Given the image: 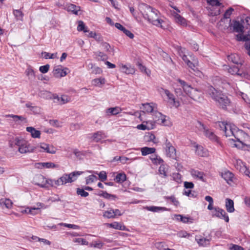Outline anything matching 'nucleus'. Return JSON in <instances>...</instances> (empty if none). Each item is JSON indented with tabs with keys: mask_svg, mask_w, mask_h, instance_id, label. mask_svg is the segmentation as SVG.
<instances>
[{
	"mask_svg": "<svg viewBox=\"0 0 250 250\" xmlns=\"http://www.w3.org/2000/svg\"><path fill=\"white\" fill-rule=\"evenodd\" d=\"M5 117H10L14 119V121H21V122L25 121L26 119L22 116L15 115L13 114H7L5 116Z\"/></svg>",
	"mask_w": 250,
	"mask_h": 250,
	"instance_id": "nucleus-44",
	"label": "nucleus"
},
{
	"mask_svg": "<svg viewBox=\"0 0 250 250\" xmlns=\"http://www.w3.org/2000/svg\"><path fill=\"white\" fill-rule=\"evenodd\" d=\"M142 12L144 18L150 23L157 26L163 27L162 23L163 21L160 18L159 12L157 10L148 5H145Z\"/></svg>",
	"mask_w": 250,
	"mask_h": 250,
	"instance_id": "nucleus-1",
	"label": "nucleus"
},
{
	"mask_svg": "<svg viewBox=\"0 0 250 250\" xmlns=\"http://www.w3.org/2000/svg\"><path fill=\"white\" fill-rule=\"evenodd\" d=\"M35 150H38L42 152H46L50 154H55L57 151V148L53 145L46 144L45 143H41L37 145L34 147Z\"/></svg>",
	"mask_w": 250,
	"mask_h": 250,
	"instance_id": "nucleus-9",
	"label": "nucleus"
},
{
	"mask_svg": "<svg viewBox=\"0 0 250 250\" xmlns=\"http://www.w3.org/2000/svg\"><path fill=\"white\" fill-rule=\"evenodd\" d=\"M219 125L227 137H229L230 140L235 141L236 134L241 130L238 129L234 125L230 124L221 123Z\"/></svg>",
	"mask_w": 250,
	"mask_h": 250,
	"instance_id": "nucleus-6",
	"label": "nucleus"
},
{
	"mask_svg": "<svg viewBox=\"0 0 250 250\" xmlns=\"http://www.w3.org/2000/svg\"><path fill=\"white\" fill-rule=\"evenodd\" d=\"M83 172L74 171L69 174H64L57 180H53L54 187L65 185L67 183H72L77 179V177L80 175Z\"/></svg>",
	"mask_w": 250,
	"mask_h": 250,
	"instance_id": "nucleus-5",
	"label": "nucleus"
},
{
	"mask_svg": "<svg viewBox=\"0 0 250 250\" xmlns=\"http://www.w3.org/2000/svg\"><path fill=\"white\" fill-rule=\"evenodd\" d=\"M208 94L216 102L218 106L223 109L226 108L230 103V101L227 96L212 86L208 87Z\"/></svg>",
	"mask_w": 250,
	"mask_h": 250,
	"instance_id": "nucleus-2",
	"label": "nucleus"
},
{
	"mask_svg": "<svg viewBox=\"0 0 250 250\" xmlns=\"http://www.w3.org/2000/svg\"><path fill=\"white\" fill-rule=\"evenodd\" d=\"M145 208L148 211L152 212H158L160 211H166L167 209L165 207H155V206H150L146 207Z\"/></svg>",
	"mask_w": 250,
	"mask_h": 250,
	"instance_id": "nucleus-37",
	"label": "nucleus"
},
{
	"mask_svg": "<svg viewBox=\"0 0 250 250\" xmlns=\"http://www.w3.org/2000/svg\"><path fill=\"white\" fill-rule=\"evenodd\" d=\"M224 69L228 70V72L230 73L232 75H241L242 74L239 73V68L238 67V66H233V67H229L227 65H224L223 66Z\"/></svg>",
	"mask_w": 250,
	"mask_h": 250,
	"instance_id": "nucleus-23",
	"label": "nucleus"
},
{
	"mask_svg": "<svg viewBox=\"0 0 250 250\" xmlns=\"http://www.w3.org/2000/svg\"><path fill=\"white\" fill-rule=\"evenodd\" d=\"M25 106L28 108L34 114H39L41 112V109L39 106L34 105L30 102H28L25 104Z\"/></svg>",
	"mask_w": 250,
	"mask_h": 250,
	"instance_id": "nucleus-28",
	"label": "nucleus"
},
{
	"mask_svg": "<svg viewBox=\"0 0 250 250\" xmlns=\"http://www.w3.org/2000/svg\"><path fill=\"white\" fill-rule=\"evenodd\" d=\"M99 178L102 181L104 182L106 180L107 178V176L105 172L102 171H101L99 174H98Z\"/></svg>",
	"mask_w": 250,
	"mask_h": 250,
	"instance_id": "nucleus-64",
	"label": "nucleus"
},
{
	"mask_svg": "<svg viewBox=\"0 0 250 250\" xmlns=\"http://www.w3.org/2000/svg\"><path fill=\"white\" fill-rule=\"evenodd\" d=\"M191 175L194 177L197 178L202 181L203 182H205V180L204 178V173L203 172L199 171L197 170L192 169L191 171Z\"/></svg>",
	"mask_w": 250,
	"mask_h": 250,
	"instance_id": "nucleus-30",
	"label": "nucleus"
},
{
	"mask_svg": "<svg viewBox=\"0 0 250 250\" xmlns=\"http://www.w3.org/2000/svg\"><path fill=\"white\" fill-rule=\"evenodd\" d=\"M164 91L165 94L167 97V102L169 103L170 102V101H171V100H172L173 98H174V95L173 93L170 92L167 89H164Z\"/></svg>",
	"mask_w": 250,
	"mask_h": 250,
	"instance_id": "nucleus-47",
	"label": "nucleus"
},
{
	"mask_svg": "<svg viewBox=\"0 0 250 250\" xmlns=\"http://www.w3.org/2000/svg\"><path fill=\"white\" fill-rule=\"evenodd\" d=\"M177 236L181 238H188L190 234L185 230H181L177 233Z\"/></svg>",
	"mask_w": 250,
	"mask_h": 250,
	"instance_id": "nucleus-54",
	"label": "nucleus"
},
{
	"mask_svg": "<svg viewBox=\"0 0 250 250\" xmlns=\"http://www.w3.org/2000/svg\"><path fill=\"white\" fill-rule=\"evenodd\" d=\"M165 149L166 154L167 156L173 159H176V149L173 146H172L171 143L168 141L167 139L166 140Z\"/></svg>",
	"mask_w": 250,
	"mask_h": 250,
	"instance_id": "nucleus-11",
	"label": "nucleus"
},
{
	"mask_svg": "<svg viewBox=\"0 0 250 250\" xmlns=\"http://www.w3.org/2000/svg\"><path fill=\"white\" fill-rule=\"evenodd\" d=\"M49 67L50 66L49 64H46L45 65L40 66L39 70L42 73H46L49 70Z\"/></svg>",
	"mask_w": 250,
	"mask_h": 250,
	"instance_id": "nucleus-60",
	"label": "nucleus"
},
{
	"mask_svg": "<svg viewBox=\"0 0 250 250\" xmlns=\"http://www.w3.org/2000/svg\"><path fill=\"white\" fill-rule=\"evenodd\" d=\"M169 104L175 108H178L180 105L179 101L178 100H176L175 96L173 98L172 100L170 101Z\"/></svg>",
	"mask_w": 250,
	"mask_h": 250,
	"instance_id": "nucleus-51",
	"label": "nucleus"
},
{
	"mask_svg": "<svg viewBox=\"0 0 250 250\" xmlns=\"http://www.w3.org/2000/svg\"><path fill=\"white\" fill-rule=\"evenodd\" d=\"M173 15L175 18V20L176 22L182 25L185 26L187 25V21L185 19L181 16L178 13L174 12L173 13Z\"/></svg>",
	"mask_w": 250,
	"mask_h": 250,
	"instance_id": "nucleus-25",
	"label": "nucleus"
},
{
	"mask_svg": "<svg viewBox=\"0 0 250 250\" xmlns=\"http://www.w3.org/2000/svg\"><path fill=\"white\" fill-rule=\"evenodd\" d=\"M42 54H44V58L45 59H54L57 58V53L50 54L48 52H42Z\"/></svg>",
	"mask_w": 250,
	"mask_h": 250,
	"instance_id": "nucleus-53",
	"label": "nucleus"
},
{
	"mask_svg": "<svg viewBox=\"0 0 250 250\" xmlns=\"http://www.w3.org/2000/svg\"><path fill=\"white\" fill-rule=\"evenodd\" d=\"M26 130L27 132L30 133L32 137L34 138H40L41 136V131L36 130L33 127H27Z\"/></svg>",
	"mask_w": 250,
	"mask_h": 250,
	"instance_id": "nucleus-22",
	"label": "nucleus"
},
{
	"mask_svg": "<svg viewBox=\"0 0 250 250\" xmlns=\"http://www.w3.org/2000/svg\"><path fill=\"white\" fill-rule=\"evenodd\" d=\"M103 216L106 218H115V214L113 211V209L110 208L107 211H105L104 212Z\"/></svg>",
	"mask_w": 250,
	"mask_h": 250,
	"instance_id": "nucleus-41",
	"label": "nucleus"
},
{
	"mask_svg": "<svg viewBox=\"0 0 250 250\" xmlns=\"http://www.w3.org/2000/svg\"><path fill=\"white\" fill-rule=\"evenodd\" d=\"M105 83V79L103 78L95 79L92 80V84L94 86L102 87Z\"/></svg>",
	"mask_w": 250,
	"mask_h": 250,
	"instance_id": "nucleus-39",
	"label": "nucleus"
},
{
	"mask_svg": "<svg viewBox=\"0 0 250 250\" xmlns=\"http://www.w3.org/2000/svg\"><path fill=\"white\" fill-rule=\"evenodd\" d=\"M55 99H57L58 103L61 104H65L70 101V98L66 95H62L61 97L58 96L54 97Z\"/></svg>",
	"mask_w": 250,
	"mask_h": 250,
	"instance_id": "nucleus-32",
	"label": "nucleus"
},
{
	"mask_svg": "<svg viewBox=\"0 0 250 250\" xmlns=\"http://www.w3.org/2000/svg\"><path fill=\"white\" fill-rule=\"evenodd\" d=\"M243 27L242 24L238 21H235L233 24V29L235 31L238 33L243 32Z\"/></svg>",
	"mask_w": 250,
	"mask_h": 250,
	"instance_id": "nucleus-45",
	"label": "nucleus"
},
{
	"mask_svg": "<svg viewBox=\"0 0 250 250\" xmlns=\"http://www.w3.org/2000/svg\"><path fill=\"white\" fill-rule=\"evenodd\" d=\"M235 141L239 143L242 146H246L250 148V137L242 130H240L236 134Z\"/></svg>",
	"mask_w": 250,
	"mask_h": 250,
	"instance_id": "nucleus-8",
	"label": "nucleus"
},
{
	"mask_svg": "<svg viewBox=\"0 0 250 250\" xmlns=\"http://www.w3.org/2000/svg\"><path fill=\"white\" fill-rule=\"evenodd\" d=\"M138 66L139 69L143 72L146 73L147 75L149 76L150 74V71L147 70L146 68L141 63L138 62Z\"/></svg>",
	"mask_w": 250,
	"mask_h": 250,
	"instance_id": "nucleus-49",
	"label": "nucleus"
},
{
	"mask_svg": "<svg viewBox=\"0 0 250 250\" xmlns=\"http://www.w3.org/2000/svg\"><path fill=\"white\" fill-rule=\"evenodd\" d=\"M228 59L229 61L237 65H242L243 62V61L240 58L239 55L236 54H232L229 55Z\"/></svg>",
	"mask_w": 250,
	"mask_h": 250,
	"instance_id": "nucleus-18",
	"label": "nucleus"
},
{
	"mask_svg": "<svg viewBox=\"0 0 250 250\" xmlns=\"http://www.w3.org/2000/svg\"><path fill=\"white\" fill-rule=\"evenodd\" d=\"M102 49L106 52H109L110 49V45L106 42H102L101 44Z\"/></svg>",
	"mask_w": 250,
	"mask_h": 250,
	"instance_id": "nucleus-59",
	"label": "nucleus"
},
{
	"mask_svg": "<svg viewBox=\"0 0 250 250\" xmlns=\"http://www.w3.org/2000/svg\"><path fill=\"white\" fill-rule=\"evenodd\" d=\"M39 164L42 167L46 168H54L59 167V165H56L52 162L41 163Z\"/></svg>",
	"mask_w": 250,
	"mask_h": 250,
	"instance_id": "nucleus-40",
	"label": "nucleus"
},
{
	"mask_svg": "<svg viewBox=\"0 0 250 250\" xmlns=\"http://www.w3.org/2000/svg\"><path fill=\"white\" fill-rule=\"evenodd\" d=\"M155 125L152 121H148L145 124L138 125L137 126V128L138 129L145 130H151L154 128Z\"/></svg>",
	"mask_w": 250,
	"mask_h": 250,
	"instance_id": "nucleus-19",
	"label": "nucleus"
},
{
	"mask_svg": "<svg viewBox=\"0 0 250 250\" xmlns=\"http://www.w3.org/2000/svg\"><path fill=\"white\" fill-rule=\"evenodd\" d=\"M182 58L187 65L192 69H193V68L195 67V65H197V62L195 59L193 60V62H191L188 59L187 56L186 55H183Z\"/></svg>",
	"mask_w": 250,
	"mask_h": 250,
	"instance_id": "nucleus-33",
	"label": "nucleus"
},
{
	"mask_svg": "<svg viewBox=\"0 0 250 250\" xmlns=\"http://www.w3.org/2000/svg\"><path fill=\"white\" fill-rule=\"evenodd\" d=\"M122 111V109L118 106L114 107L108 108L106 110L105 113L106 116H110L111 115H116L120 113Z\"/></svg>",
	"mask_w": 250,
	"mask_h": 250,
	"instance_id": "nucleus-20",
	"label": "nucleus"
},
{
	"mask_svg": "<svg viewBox=\"0 0 250 250\" xmlns=\"http://www.w3.org/2000/svg\"><path fill=\"white\" fill-rule=\"evenodd\" d=\"M73 242L75 243H77L82 245H88V242L86 241L85 239L82 238H75L73 239Z\"/></svg>",
	"mask_w": 250,
	"mask_h": 250,
	"instance_id": "nucleus-52",
	"label": "nucleus"
},
{
	"mask_svg": "<svg viewBox=\"0 0 250 250\" xmlns=\"http://www.w3.org/2000/svg\"><path fill=\"white\" fill-rule=\"evenodd\" d=\"M106 225L108 227L116 229L121 230H125V227L124 225L117 222H114L112 223H107Z\"/></svg>",
	"mask_w": 250,
	"mask_h": 250,
	"instance_id": "nucleus-27",
	"label": "nucleus"
},
{
	"mask_svg": "<svg viewBox=\"0 0 250 250\" xmlns=\"http://www.w3.org/2000/svg\"><path fill=\"white\" fill-rule=\"evenodd\" d=\"M91 135V139L95 142H99L102 139L106 137L105 133L102 131L94 132Z\"/></svg>",
	"mask_w": 250,
	"mask_h": 250,
	"instance_id": "nucleus-17",
	"label": "nucleus"
},
{
	"mask_svg": "<svg viewBox=\"0 0 250 250\" xmlns=\"http://www.w3.org/2000/svg\"><path fill=\"white\" fill-rule=\"evenodd\" d=\"M179 217L181 218V221L184 223H191L192 222V219L191 218L183 216H179Z\"/></svg>",
	"mask_w": 250,
	"mask_h": 250,
	"instance_id": "nucleus-61",
	"label": "nucleus"
},
{
	"mask_svg": "<svg viewBox=\"0 0 250 250\" xmlns=\"http://www.w3.org/2000/svg\"><path fill=\"white\" fill-rule=\"evenodd\" d=\"M195 240L197 243L202 246H205L209 243V240L199 236H196Z\"/></svg>",
	"mask_w": 250,
	"mask_h": 250,
	"instance_id": "nucleus-34",
	"label": "nucleus"
},
{
	"mask_svg": "<svg viewBox=\"0 0 250 250\" xmlns=\"http://www.w3.org/2000/svg\"><path fill=\"white\" fill-rule=\"evenodd\" d=\"M233 10V9L231 7L228 9L224 13V17L226 19L229 18Z\"/></svg>",
	"mask_w": 250,
	"mask_h": 250,
	"instance_id": "nucleus-63",
	"label": "nucleus"
},
{
	"mask_svg": "<svg viewBox=\"0 0 250 250\" xmlns=\"http://www.w3.org/2000/svg\"><path fill=\"white\" fill-rule=\"evenodd\" d=\"M234 166L240 172L244 171L245 167H246L245 164L240 159H235L234 161Z\"/></svg>",
	"mask_w": 250,
	"mask_h": 250,
	"instance_id": "nucleus-29",
	"label": "nucleus"
},
{
	"mask_svg": "<svg viewBox=\"0 0 250 250\" xmlns=\"http://www.w3.org/2000/svg\"><path fill=\"white\" fill-rule=\"evenodd\" d=\"M177 81L180 84L184 92L190 98L197 101H200L202 99L203 93L201 91L193 88L184 81L181 79H178Z\"/></svg>",
	"mask_w": 250,
	"mask_h": 250,
	"instance_id": "nucleus-4",
	"label": "nucleus"
},
{
	"mask_svg": "<svg viewBox=\"0 0 250 250\" xmlns=\"http://www.w3.org/2000/svg\"><path fill=\"white\" fill-rule=\"evenodd\" d=\"M97 180V177L94 175H91L86 178V183L89 184Z\"/></svg>",
	"mask_w": 250,
	"mask_h": 250,
	"instance_id": "nucleus-48",
	"label": "nucleus"
},
{
	"mask_svg": "<svg viewBox=\"0 0 250 250\" xmlns=\"http://www.w3.org/2000/svg\"><path fill=\"white\" fill-rule=\"evenodd\" d=\"M157 116L161 117L160 119L157 120V124L163 125H168V122L167 119V117L165 115H163L162 113H157Z\"/></svg>",
	"mask_w": 250,
	"mask_h": 250,
	"instance_id": "nucleus-35",
	"label": "nucleus"
},
{
	"mask_svg": "<svg viewBox=\"0 0 250 250\" xmlns=\"http://www.w3.org/2000/svg\"><path fill=\"white\" fill-rule=\"evenodd\" d=\"M33 183L41 188H47L48 186H54L52 179H46L42 174H37L33 178Z\"/></svg>",
	"mask_w": 250,
	"mask_h": 250,
	"instance_id": "nucleus-7",
	"label": "nucleus"
},
{
	"mask_svg": "<svg viewBox=\"0 0 250 250\" xmlns=\"http://www.w3.org/2000/svg\"><path fill=\"white\" fill-rule=\"evenodd\" d=\"M167 199H169L175 206H178L179 204V201L175 198L174 196H170L167 197Z\"/></svg>",
	"mask_w": 250,
	"mask_h": 250,
	"instance_id": "nucleus-62",
	"label": "nucleus"
},
{
	"mask_svg": "<svg viewBox=\"0 0 250 250\" xmlns=\"http://www.w3.org/2000/svg\"><path fill=\"white\" fill-rule=\"evenodd\" d=\"M3 205H4L7 208L10 209L13 206V202L9 199H4Z\"/></svg>",
	"mask_w": 250,
	"mask_h": 250,
	"instance_id": "nucleus-55",
	"label": "nucleus"
},
{
	"mask_svg": "<svg viewBox=\"0 0 250 250\" xmlns=\"http://www.w3.org/2000/svg\"><path fill=\"white\" fill-rule=\"evenodd\" d=\"M167 166L164 165H161L159 168V173L162 177L166 178L167 176Z\"/></svg>",
	"mask_w": 250,
	"mask_h": 250,
	"instance_id": "nucleus-38",
	"label": "nucleus"
},
{
	"mask_svg": "<svg viewBox=\"0 0 250 250\" xmlns=\"http://www.w3.org/2000/svg\"><path fill=\"white\" fill-rule=\"evenodd\" d=\"M225 207L228 212L232 213L234 211V202L232 200L227 198L225 201Z\"/></svg>",
	"mask_w": 250,
	"mask_h": 250,
	"instance_id": "nucleus-21",
	"label": "nucleus"
},
{
	"mask_svg": "<svg viewBox=\"0 0 250 250\" xmlns=\"http://www.w3.org/2000/svg\"><path fill=\"white\" fill-rule=\"evenodd\" d=\"M13 14L17 20H22L23 14L20 10H14Z\"/></svg>",
	"mask_w": 250,
	"mask_h": 250,
	"instance_id": "nucleus-46",
	"label": "nucleus"
},
{
	"mask_svg": "<svg viewBox=\"0 0 250 250\" xmlns=\"http://www.w3.org/2000/svg\"><path fill=\"white\" fill-rule=\"evenodd\" d=\"M119 66L121 71L126 74H133L135 72L134 68L130 65H125L122 63L119 65Z\"/></svg>",
	"mask_w": 250,
	"mask_h": 250,
	"instance_id": "nucleus-16",
	"label": "nucleus"
},
{
	"mask_svg": "<svg viewBox=\"0 0 250 250\" xmlns=\"http://www.w3.org/2000/svg\"><path fill=\"white\" fill-rule=\"evenodd\" d=\"M155 150L156 149L154 147H144L141 148V151L143 156L154 153Z\"/></svg>",
	"mask_w": 250,
	"mask_h": 250,
	"instance_id": "nucleus-31",
	"label": "nucleus"
},
{
	"mask_svg": "<svg viewBox=\"0 0 250 250\" xmlns=\"http://www.w3.org/2000/svg\"><path fill=\"white\" fill-rule=\"evenodd\" d=\"M126 175L124 173H120L116 175L115 179L118 183H123L126 180Z\"/></svg>",
	"mask_w": 250,
	"mask_h": 250,
	"instance_id": "nucleus-43",
	"label": "nucleus"
},
{
	"mask_svg": "<svg viewBox=\"0 0 250 250\" xmlns=\"http://www.w3.org/2000/svg\"><path fill=\"white\" fill-rule=\"evenodd\" d=\"M155 104L152 103H146L142 104V107L141 108L142 109L141 112L143 114L145 113H152L153 114L155 111H154V105Z\"/></svg>",
	"mask_w": 250,
	"mask_h": 250,
	"instance_id": "nucleus-15",
	"label": "nucleus"
},
{
	"mask_svg": "<svg viewBox=\"0 0 250 250\" xmlns=\"http://www.w3.org/2000/svg\"><path fill=\"white\" fill-rule=\"evenodd\" d=\"M115 27L119 30L122 31L130 39L134 38V35L129 30L126 29L123 25L119 23H116Z\"/></svg>",
	"mask_w": 250,
	"mask_h": 250,
	"instance_id": "nucleus-24",
	"label": "nucleus"
},
{
	"mask_svg": "<svg viewBox=\"0 0 250 250\" xmlns=\"http://www.w3.org/2000/svg\"><path fill=\"white\" fill-rule=\"evenodd\" d=\"M77 194L84 197H86L89 195V193L85 191L83 189L80 188H77Z\"/></svg>",
	"mask_w": 250,
	"mask_h": 250,
	"instance_id": "nucleus-50",
	"label": "nucleus"
},
{
	"mask_svg": "<svg viewBox=\"0 0 250 250\" xmlns=\"http://www.w3.org/2000/svg\"><path fill=\"white\" fill-rule=\"evenodd\" d=\"M67 10L76 15H78V13L80 11V7L71 4L67 6Z\"/></svg>",
	"mask_w": 250,
	"mask_h": 250,
	"instance_id": "nucleus-42",
	"label": "nucleus"
},
{
	"mask_svg": "<svg viewBox=\"0 0 250 250\" xmlns=\"http://www.w3.org/2000/svg\"><path fill=\"white\" fill-rule=\"evenodd\" d=\"M196 154L201 157H206L208 156V152L206 149L204 148L201 146H196Z\"/></svg>",
	"mask_w": 250,
	"mask_h": 250,
	"instance_id": "nucleus-26",
	"label": "nucleus"
},
{
	"mask_svg": "<svg viewBox=\"0 0 250 250\" xmlns=\"http://www.w3.org/2000/svg\"><path fill=\"white\" fill-rule=\"evenodd\" d=\"M212 216L224 219L226 222L229 221V217L226 211L219 207L214 208V212H212Z\"/></svg>",
	"mask_w": 250,
	"mask_h": 250,
	"instance_id": "nucleus-12",
	"label": "nucleus"
},
{
	"mask_svg": "<svg viewBox=\"0 0 250 250\" xmlns=\"http://www.w3.org/2000/svg\"><path fill=\"white\" fill-rule=\"evenodd\" d=\"M197 127L201 131L204 133V135L207 137H208L210 140L214 142H217V137L214 134V132L211 130L209 129L208 128L206 127L201 122H199L198 123Z\"/></svg>",
	"mask_w": 250,
	"mask_h": 250,
	"instance_id": "nucleus-10",
	"label": "nucleus"
},
{
	"mask_svg": "<svg viewBox=\"0 0 250 250\" xmlns=\"http://www.w3.org/2000/svg\"><path fill=\"white\" fill-rule=\"evenodd\" d=\"M26 74L27 76L29 77V78H32L34 77V71L33 69L29 67L27 68L25 71Z\"/></svg>",
	"mask_w": 250,
	"mask_h": 250,
	"instance_id": "nucleus-56",
	"label": "nucleus"
},
{
	"mask_svg": "<svg viewBox=\"0 0 250 250\" xmlns=\"http://www.w3.org/2000/svg\"><path fill=\"white\" fill-rule=\"evenodd\" d=\"M222 176L227 183L231 186L236 182L233 174L229 171H225L222 173Z\"/></svg>",
	"mask_w": 250,
	"mask_h": 250,
	"instance_id": "nucleus-13",
	"label": "nucleus"
},
{
	"mask_svg": "<svg viewBox=\"0 0 250 250\" xmlns=\"http://www.w3.org/2000/svg\"><path fill=\"white\" fill-rule=\"evenodd\" d=\"M61 225L63 226L64 227L75 229H80V227L74 224H66V223H62L61 224Z\"/></svg>",
	"mask_w": 250,
	"mask_h": 250,
	"instance_id": "nucleus-58",
	"label": "nucleus"
},
{
	"mask_svg": "<svg viewBox=\"0 0 250 250\" xmlns=\"http://www.w3.org/2000/svg\"><path fill=\"white\" fill-rule=\"evenodd\" d=\"M207 2L212 6H220L222 3L220 2L219 0H208Z\"/></svg>",
	"mask_w": 250,
	"mask_h": 250,
	"instance_id": "nucleus-57",
	"label": "nucleus"
},
{
	"mask_svg": "<svg viewBox=\"0 0 250 250\" xmlns=\"http://www.w3.org/2000/svg\"><path fill=\"white\" fill-rule=\"evenodd\" d=\"M78 25L77 26V30L78 31H83L84 33H86V32H89V30L88 27L85 26L83 21H78Z\"/></svg>",
	"mask_w": 250,
	"mask_h": 250,
	"instance_id": "nucleus-36",
	"label": "nucleus"
},
{
	"mask_svg": "<svg viewBox=\"0 0 250 250\" xmlns=\"http://www.w3.org/2000/svg\"><path fill=\"white\" fill-rule=\"evenodd\" d=\"M11 147H18V151L21 153H26L35 151V147L30 146L28 143L22 138L16 137L9 143Z\"/></svg>",
	"mask_w": 250,
	"mask_h": 250,
	"instance_id": "nucleus-3",
	"label": "nucleus"
},
{
	"mask_svg": "<svg viewBox=\"0 0 250 250\" xmlns=\"http://www.w3.org/2000/svg\"><path fill=\"white\" fill-rule=\"evenodd\" d=\"M66 68L62 69L61 65L56 66L53 70V75L56 78L64 77L67 75Z\"/></svg>",
	"mask_w": 250,
	"mask_h": 250,
	"instance_id": "nucleus-14",
	"label": "nucleus"
}]
</instances>
